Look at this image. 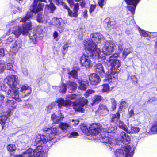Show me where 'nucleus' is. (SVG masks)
<instances>
[{
	"label": "nucleus",
	"mask_w": 157,
	"mask_h": 157,
	"mask_svg": "<svg viewBox=\"0 0 157 157\" xmlns=\"http://www.w3.org/2000/svg\"><path fill=\"white\" fill-rule=\"evenodd\" d=\"M109 110L107 107L105 105L103 104H101L99 105L98 109L97 112L101 114L105 115L109 112Z\"/></svg>",
	"instance_id": "nucleus-19"
},
{
	"label": "nucleus",
	"mask_w": 157,
	"mask_h": 157,
	"mask_svg": "<svg viewBox=\"0 0 157 157\" xmlns=\"http://www.w3.org/2000/svg\"><path fill=\"white\" fill-rule=\"evenodd\" d=\"M46 151L45 152H44L43 150H42V149L41 151L40 154H38L39 155V157H47V153L46 152Z\"/></svg>",
	"instance_id": "nucleus-44"
},
{
	"label": "nucleus",
	"mask_w": 157,
	"mask_h": 157,
	"mask_svg": "<svg viewBox=\"0 0 157 157\" xmlns=\"http://www.w3.org/2000/svg\"><path fill=\"white\" fill-rule=\"evenodd\" d=\"M72 122H74V123L73 124L75 126L78 125L79 122V121L78 120H72Z\"/></svg>",
	"instance_id": "nucleus-57"
},
{
	"label": "nucleus",
	"mask_w": 157,
	"mask_h": 157,
	"mask_svg": "<svg viewBox=\"0 0 157 157\" xmlns=\"http://www.w3.org/2000/svg\"><path fill=\"white\" fill-rule=\"evenodd\" d=\"M89 79L91 84L96 85L99 83L101 81L99 77L96 74H92L89 76Z\"/></svg>",
	"instance_id": "nucleus-15"
},
{
	"label": "nucleus",
	"mask_w": 157,
	"mask_h": 157,
	"mask_svg": "<svg viewBox=\"0 0 157 157\" xmlns=\"http://www.w3.org/2000/svg\"><path fill=\"white\" fill-rule=\"evenodd\" d=\"M95 70L96 72L103 76L104 75L106 77V75L105 74L103 66L101 63H98L95 66Z\"/></svg>",
	"instance_id": "nucleus-18"
},
{
	"label": "nucleus",
	"mask_w": 157,
	"mask_h": 157,
	"mask_svg": "<svg viewBox=\"0 0 157 157\" xmlns=\"http://www.w3.org/2000/svg\"><path fill=\"white\" fill-rule=\"evenodd\" d=\"M80 128L82 132L91 136H96L99 133L101 130L100 126L96 124H93L89 128L84 124H82L80 126Z\"/></svg>",
	"instance_id": "nucleus-8"
},
{
	"label": "nucleus",
	"mask_w": 157,
	"mask_h": 157,
	"mask_svg": "<svg viewBox=\"0 0 157 157\" xmlns=\"http://www.w3.org/2000/svg\"><path fill=\"white\" fill-rule=\"evenodd\" d=\"M83 17L85 18H87L88 17L87 10H85L83 13Z\"/></svg>",
	"instance_id": "nucleus-54"
},
{
	"label": "nucleus",
	"mask_w": 157,
	"mask_h": 157,
	"mask_svg": "<svg viewBox=\"0 0 157 157\" xmlns=\"http://www.w3.org/2000/svg\"><path fill=\"white\" fill-rule=\"evenodd\" d=\"M7 102L9 106L12 107V109H14L17 106L16 103L12 100H8L7 101Z\"/></svg>",
	"instance_id": "nucleus-33"
},
{
	"label": "nucleus",
	"mask_w": 157,
	"mask_h": 157,
	"mask_svg": "<svg viewBox=\"0 0 157 157\" xmlns=\"http://www.w3.org/2000/svg\"><path fill=\"white\" fill-rule=\"evenodd\" d=\"M56 102L59 108L72 106L76 111L82 113L84 111L83 107L86 104L88 100L83 98L79 99L78 95L71 94L67 95L65 100L63 98H59Z\"/></svg>",
	"instance_id": "nucleus-3"
},
{
	"label": "nucleus",
	"mask_w": 157,
	"mask_h": 157,
	"mask_svg": "<svg viewBox=\"0 0 157 157\" xmlns=\"http://www.w3.org/2000/svg\"><path fill=\"white\" fill-rule=\"evenodd\" d=\"M138 30L141 36L144 37H147L148 36V33L145 32V31L141 30V29L140 28H138Z\"/></svg>",
	"instance_id": "nucleus-40"
},
{
	"label": "nucleus",
	"mask_w": 157,
	"mask_h": 157,
	"mask_svg": "<svg viewBox=\"0 0 157 157\" xmlns=\"http://www.w3.org/2000/svg\"><path fill=\"white\" fill-rule=\"evenodd\" d=\"M38 0H34V3L30 7L31 11L28 13L21 20L20 22H25L21 27L17 26L13 28L12 33L16 37H18L21 34L23 35H27L31 29L32 24L31 22L28 19L31 18L33 15V13H36L42 10L43 6L42 3L38 2ZM40 1L47 2L46 0H38Z\"/></svg>",
	"instance_id": "nucleus-2"
},
{
	"label": "nucleus",
	"mask_w": 157,
	"mask_h": 157,
	"mask_svg": "<svg viewBox=\"0 0 157 157\" xmlns=\"http://www.w3.org/2000/svg\"><path fill=\"white\" fill-rule=\"evenodd\" d=\"M5 65L3 61H0V72H2L5 69Z\"/></svg>",
	"instance_id": "nucleus-43"
},
{
	"label": "nucleus",
	"mask_w": 157,
	"mask_h": 157,
	"mask_svg": "<svg viewBox=\"0 0 157 157\" xmlns=\"http://www.w3.org/2000/svg\"><path fill=\"white\" fill-rule=\"evenodd\" d=\"M134 112L133 109H132L129 112L128 115L129 117H130L133 116L134 115Z\"/></svg>",
	"instance_id": "nucleus-53"
},
{
	"label": "nucleus",
	"mask_w": 157,
	"mask_h": 157,
	"mask_svg": "<svg viewBox=\"0 0 157 157\" xmlns=\"http://www.w3.org/2000/svg\"><path fill=\"white\" fill-rule=\"evenodd\" d=\"M117 129V127L116 126L109 127L107 130L101 134V136L98 139L100 140V138H101L102 142L110 144V145L112 143H113L114 144H117V140H114L113 139L114 133L116 132Z\"/></svg>",
	"instance_id": "nucleus-7"
},
{
	"label": "nucleus",
	"mask_w": 157,
	"mask_h": 157,
	"mask_svg": "<svg viewBox=\"0 0 157 157\" xmlns=\"http://www.w3.org/2000/svg\"><path fill=\"white\" fill-rule=\"evenodd\" d=\"M5 55V51L3 49H0V56H3Z\"/></svg>",
	"instance_id": "nucleus-56"
},
{
	"label": "nucleus",
	"mask_w": 157,
	"mask_h": 157,
	"mask_svg": "<svg viewBox=\"0 0 157 157\" xmlns=\"http://www.w3.org/2000/svg\"><path fill=\"white\" fill-rule=\"evenodd\" d=\"M106 77L107 76H106V79L105 80V81L107 80L110 82H112L113 83L114 86L113 87H110L109 85L107 84H103L102 85V88L101 90V91L103 93L105 92L108 93L117 84V83H116V85H115L114 84V82H113V80L112 81V79L110 80L109 81V80H108Z\"/></svg>",
	"instance_id": "nucleus-17"
},
{
	"label": "nucleus",
	"mask_w": 157,
	"mask_h": 157,
	"mask_svg": "<svg viewBox=\"0 0 157 157\" xmlns=\"http://www.w3.org/2000/svg\"><path fill=\"white\" fill-rule=\"evenodd\" d=\"M37 21L40 22H46L47 21V19L44 16H42L41 14L39 13L38 14L37 19Z\"/></svg>",
	"instance_id": "nucleus-30"
},
{
	"label": "nucleus",
	"mask_w": 157,
	"mask_h": 157,
	"mask_svg": "<svg viewBox=\"0 0 157 157\" xmlns=\"http://www.w3.org/2000/svg\"><path fill=\"white\" fill-rule=\"evenodd\" d=\"M68 43H66V44L63 46V51H64V52H66L68 48Z\"/></svg>",
	"instance_id": "nucleus-52"
},
{
	"label": "nucleus",
	"mask_w": 157,
	"mask_h": 157,
	"mask_svg": "<svg viewBox=\"0 0 157 157\" xmlns=\"http://www.w3.org/2000/svg\"><path fill=\"white\" fill-rule=\"evenodd\" d=\"M110 21V19L109 18L107 17L105 19V20L104 22L107 24L109 23V21Z\"/></svg>",
	"instance_id": "nucleus-61"
},
{
	"label": "nucleus",
	"mask_w": 157,
	"mask_h": 157,
	"mask_svg": "<svg viewBox=\"0 0 157 157\" xmlns=\"http://www.w3.org/2000/svg\"><path fill=\"white\" fill-rule=\"evenodd\" d=\"M151 130L153 132H157V120L154 122L151 128Z\"/></svg>",
	"instance_id": "nucleus-39"
},
{
	"label": "nucleus",
	"mask_w": 157,
	"mask_h": 157,
	"mask_svg": "<svg viewBox=\"0 0 157 157\" xmlns=\"http://www.w3.org/2000/svg\"><path fill=\"white\" fill-rule=\"evenodd\" d=\"M64 117L61 115V116H57L55 114L52 115L51 119L55 123H57L59 121H61L63 119Z\"/></svg>",
	"instance_id": "nucleus-26"
},
{
	"label": "nucleus",
	"mask_w": 157,
	"mask_h": 157,
	"mask_svg": "<svg viewBox=\"0 0 157 157\" xmlns=\"http://www.w3.org/2000/svg\"><path fill=\"white\" fill-rule=\"evenodd\" d=\"M147 130L146 128H143V130H141L139 135L140 138L144 137L147 135Z\"/></svg>",
	"instance_id": "nucleus-37"
},
{
	"label": "nucleus",
	"mask_w": 157,
	"mask_h": 157,
	"mask_svg": "<svg viewBox=\"0 0 157 157\" xmlns=\"http://www.w3.org/2000/svg\"><path fill=\"white\" fill-rule=\"evenodd\" d=\"M117 140L116 141L117 142V144H118L117 140H121L122 142L125 144H128L129 143L131 140L130 137L124 131L122 132L118 137V139H116Z\"/></svg>",
	"instance_id": "nucleus-14"
},
{
	"label": "nucleus",
	"mask_w": 157,
	"mask_h": 157,
	"mask_svg": "<svg viewBox=\"0 0 157 157\" xmlns=\"http://www.w3.org/2000/svg\"><path fill=\"white\" fill-rule=\"evenodd\" d=\"M120 118V114L118 112H117L116 114L112 115L111 121L113 122L117 121Z\"/></svg>",
	"instance_id": "nucleus-31"
},
{
	"label": "nucleus",
	"mask_w": 157,
	"mask_h": 157,
	"mask_svg": "<svg viewBox=\"0 0 157 157\" xmlns=\"http://www.w3.org/2000/svg\"><path fill=\"white\" fill-rule=\"evenodd\" d=\"M140 0H125L128 4L127 8L128 10L133 14L135 12L136 8L139 4Z\"/></svg>",
	"instance_id": "nucleus-12"
},
{
	"label": "nucleus",
	"mask_w": 157,
	"mask_h": 157,
	"mask_svg": "<svg viewBox=\"0 0 157 157\" xmlns=\"http://www.w3.org/2000/svg\"><path fill=\"white\" fill-rule=\"evenodd\" d=\"M52 24L58 29L59 31H62L63 28V20L61 18H53L52 20Z\"/></svg>",
	"instance_id": "nucleus-13"
},
{
	"label": "nucleus",
	"mask_w": 157,
	"mask_h": 157,
	"mask_svg": "<svg viewBox=\"0 0 157 157\" xmlns=\"http://www.w3.org/2000/svg\"><path fill=\"white\" fill-rule=\"evenodd\" d=\"M54 103H52L46 107V110L48 113H50L51 112V110L54 107Z\"/></svg>",
	"instance_id": "nucleus-42"
},
{
	"label": "nucleus",
	"mask_w": 157,
	"mask_h": 157,
	"mask_svg": "<svg viewBox=\"0 0 157 157\" xmlns=\"http://www.w3.org/2000/svg\"><path fill=\"white\" fill-rule=\"evenodd\" d=\"M77 87V84L73 82L70 81H68L66 83V85L64 84H61L60 87L59 91L63 93H65L66 91V88L70 89L69 91L72 92L73 91L75 90Z\"/></svg>",
	"instance_id": "nucleus-10"
},
{
	"label": "nucleus",
	"mask_w": 157,
	"mask_h": 157,
	"mask_svg": "<svg viewBox=\"0 0 157 157\" xmlns=\"http://www.w3.org/2000/svg\"><path fill=\"white\" fill-rule=\"evenodd\" d=\"M23 73L25 75H28V71L26 68H23L22 69Z\"/></svg>",
	"instance_id": "nucleus-55"
},
{
	"label": "nucleus",
	"mask_w": 157,
	"mask_h": 157,
	"mask_svg": "<svg viewBox=\"0 0 157 157\" xmlns=\"http://www.w3.org/2000/svg\"><path fill=\"white\" fill-rule=\"evenodd\" d=\"M115 22L114 21H111L110 20L109 22V23L107 25V26L109 27L110 26L113 25L115 24Z\"/></svg>",
	"instance_id": "nucleus-58"
},
{
	"label": "nucleus",
	"mask_w": 157,
	"mask_h": 157,
	"mask_svg": "<svg viewBox=\"0 0 157 157\" xmlns=\"http://www.w3.org/2000/svg\"><path fill=\"white\" fill-rule=\"evenodd\" d=\"M22 46L21 40L20 39H18L15 42L13 45V48L15 51H17Z\"/></svg>",
	"instance_id": "nucleus-22"
},
{
	"label": "nucleus",
	"mask_w": 157,
	"mask_h": 157,
	"mask_svg": "<svg viewBox=\"0 0 157 157\" xmlns=\"http://www.w3.org/2000/svg\"><path fill=\"white\" fill-rule=\"evenodd\" d=\"M117 124L119 128L122 129L126 132L128 128L122 121L120 120H118L117 121Z\"/></svg>",
	"instance_id": "nucleus-28"
},
{
	"label": "nucleus",
	"mask_w": 157,
	"mask_h": 157,
	"mask_svg": "<svg viewBox=\"0 0 157 157\" xmlns=\"http://www.w3.org/2000/svg\"><path fill=\"white\" fill-rule=\"evenodd\" d=\"M42 35L41 32L40 33H36L35 32L30 34L29 38L32 40L33 43L35 44L36 41V38L41 36Z\"/></svg>",
	"instance_id": "nucleus-20"
},
{
	"label": "nucleus",
	"mask_w": 157,
	"mask_h": 157,
	"mask_svg": "<svg viewBox=\"0 0 157 157\" xmlns=\"http://www.w3.org/2000/svg\"><path fill=\"white\" fill-rule=\"evenodd\" d=\"M58 36V33L56 31H55L54 32L53 36L54 39L56 38Z\"/></svg>",
	"instance_id": "nucleus-59"
},
{
	"label": "nucleus",
	"mask_w": 157,
	"mask_h": 157,
	"mask_svg": "<svg viewBox=\"0 0 157 157\" xmlns=\"http://www.w3.org/2000/svg\"><path fill=\"white\" fill-rule=\"evenodd\" d=\"M13 40V38L12 37H10L7 40V43H10L12 42Z\"/></svg>",
	"instance_id": "nucleus-60"
},
{
	"label": "nucleus",
	"mask_w": 157,
	"mask_h": 157,
	"mask_svg": "<svg viewBox=\"0 0 157 157\" xmlns=\"http://www.w3.org/2000/svg\"><path fill=\"white\" fill-rule=\"evenodd\" d=\"M125 149H128V150H129L128 153V152L127 151L125 150L126 157H132V156L133 153V149H132L131 147L129 146L126 147L125 148Z\"/></svg>",
	"instance_id": "nucleus-32"
},
{
	"label": "nucleus",
	"mask_w": 157,
	"mask_h": 157,
	"mask_svg": "<svg viewBox=\"0 0 157 157\" xmlns=\"http://www.w3.org/2000/svg\"><path fill=\"white\" fill-rule=\"evenodd\" d=\"M42 149L41 146H37L36 148L33 150L29 149L24 152L22 154L15 156L14 157H39L38 154H40Z\"/></svg>",
	"instance_id": "nucleus-9"
},
{
	"label": "nucleus",
	"mask_w": 157,
	"mask_h": 157,
	"mask_svg": "<svg viewBox=\"0 0 157 157\" xmlns=\"http://www.w3.org/2000/svg\"><path fill=\"white\" fill-rule=\"evenodd\" d=\"M130 129H127L126 132L129 134H136L137 133L140 131V128L136 126H130Z\"/></svg>",
	"instance_id": "nucleus-21"
},
{
	"label": "nucleus",
	"mask_w": 157,
	"mask_h": 157,
	"mask_svg": "<svg viewBox=\"0 0 157 157\" xmlns=\"http://www.w3.org/2000/svg\"><path fill=\"white\" fill-rule=\"evenodd\" d=\"M77 71L75 70H73L71 72H68V74L69 75V78H70V76H72L74 78H77Z\"/></svg>",
	"instance_id": "nucleus-36"
},
{
	"label": "nucleus",
	"mask_w": 157,
	"mask_h": 157,
	"mask_svg": "<svg viewBox=\"0 0 157 157\" xmlns=\"http://www.w3.org/2000/svg\"><path fill=\"white\" fill-rule=\"evenodd\" d=\"M112 109H113V110H114L116 108V103L115 102L114 103H112Z\"/></svg>",
	"instance_id": "nucleus-62"
},
{
	"label": "nucleus",
	"mask_w": 157,
	"mask_h": 157,
	"mask_svg": "<svg viewBox=\"0 0 157 157\" xmlns=\"http://www.w3.org/2000/svg\"><path fill=\"white\" fill-rule=\"evenodd\" d=\"M133 50L131 48H127L125 49L122 53V58L124 59L127 55L132 52Z\"/></svg>",
	"instance_id": "nucleus-29"
},
{
	"label": "nucleus",
	"mask_w": 157,
	"mask_h": 157,
	"mask_svg": "<svg viewBox=\"0 0 157 157\" xmlns=\"http://www.w3.org/2000/svg\"><path fill=\"white\" fill-rule=\"evenodd\" d=\"M17 77L14 75L7 76L4 79L5 84L0 83V90H2L7 93L10 98L15 99L18 102L21 101L17 90Z\"/></svg>",
	"instance_id": "nucleus-4"
},
{
	"label": "nucleus",
	"mask_w": 157,
	"mask_h": 157,
	"mask_svg": "<svg viewBox=\"0 0 157 157\" xmlns=\"http://www.w3.org/2000/svg\"><path fill=\"white\" fill-rule=\"evenodd\" d=\"M79 88L82 90H85L89 85V83L87 81H79Z\"/></svg>",
	"instance_id": "nucleus-25"
},
{
	"label": "nucleus",
	"mask_w": 157,
	"mask_h": 157,
	"mask_svg": "<svg viewBox=\"0 0 157 157\" xmlns=\"http://www.w3.org/2000/svg\"><path fill=\"white\" fill-rule=\"evenodd\" d=\"M43 130L44 131L48 132V133H47L46 135H37L35 140V143L39 145L38 146H41L42 147V150H43V146L41 145L45 144L47 142L51 140L60 133L59 128L54 127V126L49 127L45 126L43 128Z\"/></svg>",
	"instance_id": "nucleus-5"
},
{
	"label": "nucleus",
	"mask_w": 157,
	"mask_h": 157,
	"mask_svg": "<svg viewBox=\"0 0 157 157\" xmlns=\"http://www.w3.org/2000/svg\"><path fill=\"white\" fill-rule=\"evenodd\" d=\"M95 92V91L91 89H88L86 92L85 95L86 97L89 96L90 94L94 93Z\"/></svg>",
	"instance_id": "nucleus-45"
},
{
	"label": "nucleus",
	"mask_w": 157,
	"mask_h": 157,
	"mask_svg": "<svg viewBox=\"0 0 157 157\" xmlns=\"http://www.w3.org/2000/svg\"><path fill=\"white\" fill-rule=\"evenodd\" d=\"M103 97L100 95H95L92 99V103L91 105H93L94 104L98 103L102 100Z\"/></svg>",
	"instance_id": "nucleus-23"
},
{
	"label": "nucleus",
	"mask_w": 157,
	"mask_h": 157,
	"mask_svg": "<svg viewBox=\"0 0 157 157\" xmlns=\"http://www.w3.org/2000/svg\"><path fill=\"white\" fill-rule=\"evenodd\" d=\"M78 136V132H73L70 133L67 135L68 138H76Z\"/></svg>",
	"instance_id": "nucleus-35"
},
{
	"label": "nucleus",
	"mask_w": 157,
	"mask_h": 157,
	"mask_svg": "<svg viewBox=\"0 0 157 157\" xmlns=\"http://www.w3.org/2000/svg\"><path fill=\"white\" fill-rule=\"evenodd\" d=\"M96 6L95 5L91 4L90 5L89 10V12L90 13H91L92 12H93L94 11V10L95 9L96 7Z\"/></svg>",
	"instance_id": "nucleus-48"
},
{
	"label": "nucleus",
	"mask_w": 157,
	"mask_h": 157,
	"mask_svg": "<svg viewBox=\"0 0 157 157\" xmlns=\"http://www.w3.org/2000/svg\"><path fill=\"white\" fill-rule=\"evenodd\" d=\"M104 0H98V3L99 6L101 7L102 8L104 4Z\"/></svg>",
	"instance_id": "nucleus-50"
},
{
	"label": "nucleus",
	"mask_w": 157,
	"mask_h": 157,
	"mask_svg": "<svg viewBox=\"0 0 157 157\" xmlns=\"http://www.w3.org/2000/svg\"><path fill=\"white\" fill-rule=\"evenodd\" d=\"M31 92V89L30 88L28 89L26 91H24L23 93L25 94L24 96L29 95Z\"/></svg>",
	"instance_id": "nucleus-47"
},
{
	"label": "nucleus",
	"mask_w": 157,
	"mask_h": 157,
	"mask_svg": "<svg viewBox=\"0 0 157 157\" xmlns=\"http://www.w3.org/2000/svg\"><path fill=\"white\" fill-rule=\"evenodd\" d=\"M119 56L118 53H116L110 57L109 62L112 67L111 70L106 75L108 80L109 81L111 79L112 81L113 80L115 85L116 84L117 80V73L119 71L118 68L121 64V62L116 59V58Z\"/></svg>",
	"instance_id": "nucleus-6"
},
{
	"label": "nucleus",
	"mask_w": 157,
	"mask_h": 157,
	"mask_svg": "<svg viewBox=\"0 0 157 157\" xmlns=\"http://www.w3.org/2000/svg\"><path fill=\"white\" fill-rule=\"evenodd\" d=\"M5 69L7 70L13 71V65L11 63H8L6 66L5 65Z\"/></svg>",
	"instance_id": "nucleus-41"
},
{
	"label": "nucleus",
	"mask_w": 157,
	"mask_h": 157,
	"mask_svg": "<svg viewBox=\"0 0 157 157\" xmlns=\"http://www.w3.org/2000/svg\"><path fill=\"white\" fill-rule=\"evenodd\" d=\"M90 40H85L84 44L85 48L88 51L87 54H84L80 59L81 65L87 68H90L92 66V62L90 57H93L95 59L101 58L104 59L105 55H110L113 51L116 44L112 41H107L103 46L102 52L96 47L95 42L98 43L103 38L101 34L97 33L92 34L90 35Z\"/></svg>",
	"instance_id": "nucleus-1"
},
{
	"label": "nucleus",
	"mask_w": 157,
	"mask_h": 157,
	"mask_svg": "<svg viewBox=\"0 0 157 157\" xmlns=\"http://www.w3.org/2000/svg\"><path fill=\"white\" fill-rule=\"evenodd\" d=\"M8 117L6 115H2L0 117V124H1L2 125V128H3L4 126L3 124L6 123V120L7 118Z\"/></svg>",
	"instance_id": "nucleus-34"
},
{
	"label": "nucleus",
	"mask_w": 157,
	"mask_h": 157,
	"mask_svg": "<svg viewBox=\"0 0 157 157\" xmlns=\"http://www.w3.org/2000/svg\"><path fill=\"white\" fill-rule=\"evenodd\" d=\"M30 88V87H29L27 85H23L21 87V91L23 93L24 91H25L27 90Z\"/></svg>",
	"instance_id": "nucleus-46"
},
{
	"label": "nucleus",
	"mask_w": 157,
	"mask_h": 157,
	"mask_svg": "<svg viewBox=\"0 0 157 157\" xmlns=\"http://www.w3.org/2000/svg\"><path fill=\"white\" fill-rule=\"evenodd\" d=\"M56 7L52 3L49 5H46L45 10L48 12L52 13L55 10Z\"/></svg>",
	"instance_id": "nucleus-27"
},
{
	"label": "nucleus",
	"mask_w": 157,
	"mask_h": 157,
	"mask_svg": "<svg viewBox=\"0 0 157 157\" xmlns=\"http://www.w3.org/2000/svg\"><path fill=\"white\" fill-rule=\"evenodd\" d=\"M61 4L63 6V7L67 10L68 15L71 17H77L78 16V12L79 9V5L76 3L74 5L73 11H71L69 8L63 1H61Z\"/></svg>",
	"instance_id": "nucleus-11"
},
{
	"label": "nucleus",
	"mask_w": 157,
	"mask_h": 157,
	"mask_svg": "<svg viewBox=\"0 0 157 157\" xmlns=\"http://www.w3.org/2000/svg\"><path fill=\"white\" fill-rule=\"evenodd\" d=\"M59 127L63 131H65L70 128L71 125L67 123L61 122L59 124Z\"/></svg>",
	"instance_id": "nucleus-24"
},
{
	"label": "nucleus",
	"mask_w": 157,
	"mask_h": 157,
	"mask_svg": "<svg viewBox=\"0 0 157 157\" xmlns=\"http://www.w3.org/2000/svg\"><path fill=\"white\" fill-rule=\"evenodd\" d=\"M67 1L70 5H73V0H67Z\"/></svg>",
	"instance_id": "nucleus-63"
},
{
	"label": "nucleus",
	"mask_w": 157,
	"mask_h": 157,
	"mask_svg": "<svg viewBox=\"0 0 157 157\" xmlns=\"http://www.w3.org/2000/svg\"><path fill=\"white\" fill-rule=\"evenodd\" d=\"M123 43L120 41L118 44V48L119 50L121 51L123 48L122 47Z\"/></svg>",
	"instance_id": "nucleus-49"
},
{
	"label": "nucleus",
	"mask_w": 157,
	"mask_h": 157,
	"mask_svg": "<svg viewBox=\"0 0 157 157\" xmlns=\"http://www.w3.org/2000/svg\"><path fill=\"white\" fill-rule=\"evenodd\" d=\"M50 2H52L53 1L55 2L57 4H61V1H62L60 0H48Z\"/></svg>",
	"instance_id": "nucleus-51"
},
{
	"label": "nucleus",
	"mask_w": 157,
	"mask_h": 157,
	"mask_svg": "<svg viewBox=\"0 0 157 157\" xmlns=\"http://www.w3.org/2000/svg\"><path fill=\"white\" fill-rule=\"evenodd\" d=\"M7 150L9 151H12L16 149V146L13 144H10L7 147Z\"/></svg>",
	"instance_id": "nucleus-38"
},
{
	"label": "nucleus",
	"mask_w": 157,
	"mask_h": 157,
	"mask_svg": "<svg viewBox=\"0 0 157 157\" xmlns=\"http://www.w3.org/2000/svg\"><path fill=\"white\" fill-rule=\"evenodd\" d=\"M127 146L130 147L128 145L126 146L122 147L121 149H118L116 151H114V152L115 157H124V155L126 157L125 150L127 151L128 153L129 152V150H128V149H125V148Z\"/></svg>",
	"instance_id": "nucleus-16"
},
{
	"label": "nucleus",
	"mask_w": 157,
	"mask_h": 157,
	"mask_svg": "<svg viewBox=\"0 0 157 157\" xmlns=\"http://www.w3.org/2000/svg\"><path fill=\"white\" fill-rule=\"evenodd\" d=\"M110 101L111 103H114L116 102L115 100L113 98H111L110 99Z\"/></svg>",
	"instance_id": "nucleus-64"
}]
</instances>
